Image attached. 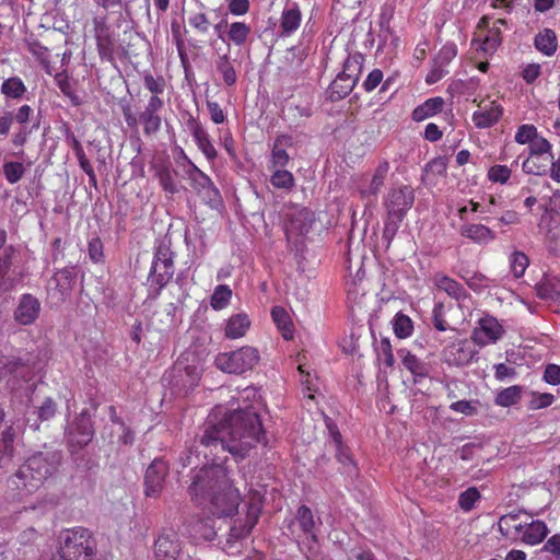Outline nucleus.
Instances as JSON below:
<instances>
[{
    "label": "nucleus",
    "instance_id": "3c124183",
    "mask_svg": "<svg viewBox=\"0 0 560 560\" xmlns=\"http://www.w3.org/2000/svg\"><path fill=\"white\" fill-rule=\"evenodd\" d=\"M393 329L398 338H406L412 334L413 325L407 315L398 313L393 320Z\"/></svg>",
    "mask_w": 560,
    "mask_h": 560
},
{
    "label": "nucleus",
    "instance_id": "dca6fc26",
    "mask_svg": "<svg viewBox=\"0 0 560 560\" xmlns=\"http://www.w3.org/2000/svg\"><path fill=\"white\" fill-rule=\"evenodd\" d=\"M182 550L178 535L173 529L163 530L154 542L156 560H177Z\"/></svg>",
    "mask_w": 560,
    "mask_h": 560
},
{
    "label": "nucleus",
    "instance_id": "6e6d98bb",
    "mask_svg": "<svg viewBox=\"0 0 560 560\" xmlns=\"http://www.w3.org/2000/svg\"><path fill=\"white\" fill-rule=\"evenodd\" d=\"M289 160L288 152L279 148V139H277L271 151L269 168H283L289 163Z\"/></svg>",
    "mask_w": 560,
    "mask_h": 560
},
{
    "label": "nucleus",
    "instance_id": "412c9836",
    "mask_svg": "<svg viewBox=\"0 0 560 560\" xmlns=\"http://www.w3.org/2000/svg\"><path fill=\"white\" fill-rule=\"evenodd\" d=\"M185 125L207 160L213 161L218 156V152L210 140L208 131L192 115H188Z\"/></svg>",
    "mask_w": 560,
    "mask_h": 560
},
{
    "label": "nucleus",
    "instance_id": "39448f33",
    "mask_svg": "<svg viewBox=\"0 0 560 560\" xmlns=\"http://www.w3.org/2000/svg\"><path fill=\"white\" fill-rule=\"evenodd\" d=\"M95 555L96 542L88 529L75 527L61 533L58 548L61 560H93Z\"/></svg>",
    "mask_w": 560,
    "mask_h": 560
},
{
    "label": "nucleus",
    "instance_id": "de8ad7c7",
    "mask_svg": "<svg viewBox=\"0 0 560 560\" xmlns=\"http://www.w3.org/2000/svg\"><path fill=\"white\" fill-rule=\"evenodd\" d=\"M160 185L164 189V191L168 194L177 192V186L174 180L173 171L168 165H161L156 168L155 173Z\"/></svg>",
    "mask_w": 560,
    "mask_h": 560
},
{
    "label": "nucleus",
    "instance_id": "72a5a7b5",
    "mask_svg": "<svg viewBox=\"0 0 560 560\" xmlns=\"http://www.w3.org/2000/svg\"><path fill=\"white\" fill-rule=\"evenodd\" d=\"M535 48L546 56H552L557 51L558 43L556 33L550 28L540 31L534 39Z\"/></svg>",
    "mask_w": 560,
    "mask_h": 560
},
{
    "label": "nucleus",
    "instance_id": "4468645a",
    "mask_svg": "<svg viewBox=\"0 0 560 560\" xmlns=\"http://www.w3.org/2000/svg\"><path fill=\"white\" fill-rule=\"evenodd\" d=\"M96 47L101 59L113 60L116 47V38L110 25L107 22V16H95L92 20Z\"/></svg>",
    "mask_w": 560,
    "mask_h": 560
},
{
    "label": "nucleus",
    "instance_id": "e433bc0d",
    "mask_svg": "<svg viewBox=\"0 0 560 560\" xmlns=\"http://www.w3.org/2000/svg\"><path fill=\"white\" fill-rule=\"evenodd\" d=\"M389 171V163L387 161L381 162L372 176L370 185L366 189L362 190L363 196H375L384 186L386 176Z\"/></svg>",
    "mask_w": 560,
    "mask_h": 560
},
{
    "label": "nucleus",
    "instance_id": "58836bf2",
    "mask_svg": "<svg viewBox=\"0 0 560 560\" xmlns=\"http://www.w3.org/2000/svg\"><path fill=\"white\" fill-rule=\"evenodd\" d=\"M301 24V12L298 5L284 9L281 15V28L287 35L295 32Z\"/></svg>",
    "mask_w": 560,
    "mask_h": 560
},
{
    "label": "nucleus",
    "instance_id": "5701e85b",
    "mask_svg": "<svg viewBox=\"0 0 560 560\" xmlns=\"http://www.w3.org/2000/svg\"><path fill=\"white\" fill-rule=\"evenodd\" d=\"M173 386L177 388L179 392L187 393L197 386L200 380V371L197 366L185 365L183 366L180 362L176 363L173 372Z\"/></svg>",
    "mask_w": 560,
    "mask_h": 560
},
{
    "label": "nucleus",
    "instance_id": "a211bd4d",
    "mask_svg": "<svg viewBox=\"0 0 560 560\" xmlns=\"http://www.w3.org/2000/svg\"><path fill=\"white\" fill-rule=\"evenodd\" d=\"M168 468L165 462L154 459L145 470L144 475V494L145 497L156 498L160 495Z\"/></svg>",
    "mask_w": 560,
    "mask_h": 560
},
{
    "label": "nucleus",
    "instance_id": "c03bdc74",
    "mask_svg": "<svg viewBox=\"0 0 560 560\" xmlns=\"http://www.w3.org/2000/svg\"><path fill=\"white\" fill-rule=\"evenodd\" d=\"M232 298V290L226 284H220L214 288L211 295L210 305L215 311L225 308Z\"/></svg>",
    "mask_w": 560,
    "mask_h": 560
},
{
    "label": "nucleus",
    "instance_id": "6e6552de",
    "mask_svg": "<svg viewBox=\"0 0 560 560\" xmlns=\"http://www.w3.org/2000/svg\"><path fill=\"white\" fill-rule=\"evenodd\" d=\"M262 508V501L259 493L250 495L246 503V517L245 521L235 520L231 526L230 534L226 538L225 550L233 553L235 542L245 538L256 525Z\"/></svg>",
    "mask_w": 560,
    "mask_h": 560
},
{
    "label": "nucleus",
    "instance_id": "2f4dec72",
    "mask_svg": "<svg viewBox=\"0 0 560 560\" xmlns=\"http://www.w3.org/2000/svg\"><path fill=\"white\" fill-rule=\"evenodd\" d=\"M552 155H533L530 154L522 164V168L526 174L546 175L549 171L550 161Z\"/></svg>",
    "mask_w": 560,
    "mask_h": 560
},
{
    "label": "nucleus",
    "instance_id": "f257e3e1",
    "mask_svg": "<svg viewBox=\"0 0 560 560\" xmlns=\"http://www.w3.org/2000/svg\"><path fill=\"white\" fill-rule=\"evenodd\" d=\"M255 388L247 387L241 393L237 400H242L236 408L231 404L230 412L219 422L209 419L200 438V445L205 457L211 456V460H220V452H229L235 457L244 458L248 452L261 441L264 436L261 420L258 415L260 401L256 399Z\"/></svg>",
    "mask_w": 560,
    "mask_h": 560
},
{
    "label": "nucleus",
    "instance_id": "0eeeda50",
    "mask_svg": "<svg viewBox=\"0 0 560 560\" xmlns=\"http://www.w3.org/2000/svg\"><path fill=\"white\" fill-rule=\"evenodd\" d=\"M260 355L254 347H242L237 350L219 353L214 364L222 372L229 374H243L253 370L259 362Z\"/></svg>",
    "mask_w": 560,
    "mask_h": 560
},
{
    "label": "nucleus",
    "instance_id": "774afa93",
    "mask_svg": "<svg viewBox=\"0 0 560 560\" xmlns=\"http://www.w3.org/2000/svg\"><path fill=\"white\" fill-rule=\"evenodd\" d=\"M541 551L549 553L555 560H560V534L549 537L544 544Z\"/></svg>",
    "mask_w": 560,
    "mask_h": 560
},
{
    "label": "nucleus",
    "instance_id": "603ef678",
    "mask_svg": "<svg viewBox=\"0 0 560 560\" xmlns=\"http://www.w3.org/2000/svg\"><path fill=\"white\" fill-rule=\"evenodd\" d=\"M14 439H15V431L12 427H8L5 430L2 431L1 438H0V454L3 457H7V458L13 457Z\"/></svg>",
    "mask_w": 560,
    "mask_h": 560
},
{
    "label": "nucleus",
    "instance_id": "b1692460",
    "mask_svg": "<svg viewBox=\"0 0 560 560\" xmlns=\"http://www.w3.org/2000/svg\"><path fill=\"white\" fill-rule=\"evenodd\" d=\"M77 282V275L71 268L58 270L49 280V289L59 295V300L65 301L70 296Z\"/></svg>",
    "mask_w": 560,
    "mask_h": 560
},
{
    "label": "nucleus",
    "instance_id": "0e129e2a",
    "mask_svg": "<svg viewBox=\"0 0 560 560\" xmlns=\"http://www.w3.org/2000/svg\"><path fill=\"white\" fill-rule=\"evenodd\" d=\"M477 400H458L451 404L450 409L465 416H474L478 411Z\"/></svg>",
    "mask_w": 560,
    "mask_h": 560
},
{
    "label": "nucleus",
    "instance_id": "79ce46f5",
    "mask_svg": "<svg viewBox=\"0 0 560 560\" xmlns=\"http://www.w3.org/2000/svg\"><path fill=\"white\" fill-rule=\"evenodd\" d=\"M521 395L522 387L514 385L499 392L495 396L494 401L498 406L511 407L520 401Z\"/></svg>",
    "mask_w": 560,
    "mask_h": 560
},
{
    "label": "nucleus",
    "instance_id": "052dcab7",
    "mask_svg": "<svg viewBox=\"0 0 560 560\" xmlns=\"http://www.w3.org/2000/svg\"><path fill=\"white\" fill-rule=\"evenodd\" d=\"M28 50L33 56H35L40 61L45 71L48 74H51V69H50V65H49V60H48V49L45 46H43L40 43L33 42V43H30Z\"/></svg>",
    "mask_w": 560,
    "mask_h": 560
},
{
    "label": "nucleus",
    "instance_id": "6ab92c4d",
    "mask_svg": "<svg viewBox=\"0 0 560 560\" xmlns=\"http://www.w3.org/2000/svg\"><path fill=\"white\" fill-rule=\"evenodd\" d=\"M528 515L524 511L510 512L502 515L498 521L500 534L509 540L520 541L525 528L524 522L528 521Z\"/></svg>",
    "mask_w": 560,
    "mask_h": 560
},
{
    "label": "nucleus",
    "instance_id": "e2e57ef3",
    "mask_svg": "<svg viewBox=\"0 0 560 560\" xmlns=\"http://www.w3.org/2000/svg\"><path fill=\"white\" fill-rule=\"evenodd\" d=\"M466 284L476 292H481L488 288L489 279L480 272H472L469 275H460Z\"/></svg>",
    "mask_w": 560,
    "mask_h": 560
},
{
    "label": "nucleus",
    "instance_id": "7c9ffc66",
    "mask_svg": "<svg viewBox=\"0 0 560 560\" xmlns=\"http://www.w3.org/2000/svg\"><path fill=\"white\" fill-rule=\"evenodd\" d=\"M404 366L415 376V378H423L429 375V366L415 354L406 349L398 350Z\"/></svg>",
    "mask_w": 560,
    "mask_h": 560
},
{
    "label": "nucleus",
    "instance_id": "5fc2aeb1",
    "mask_svg": "<svg viewBox=\"0 0 560 560\" xmlns=\"http://www.w3.org/2000/svg\"><path fill=\"white\" fill-rule=\"evenodd\" d=\"M25 363L18 357H0V380L8 374L15 372L19 368L24 366Z\"/></svg>",
    "mask_w": 560,
    "mask_h": 560
},
{
    "label": "nucleus",
    "instance_id": "4be33fe9",
    "mask_svg": "<svg viewBox=\"0 0 560 560\" xmlns=\"http://www.w3.org/2000/svg\"><path fill=\"white\" fill-rule=\"evenodd\" d=\"M478 107L472 114V121L477 128L495 125L503 114V108L497 101L481 102Z\"/></svg>",
    "mask_w": 560,
    "mask_h": 560
},
{
    "label": "nucleus",
    "instance_id": "f704fd0d",
    "mask_svg": "<svg viewBox=\"0 0 560 560\" xmlns=\"http://www.w3.org/2000/svg\"><path fill=\"white\" fill-rule=\"evenodd\" d=\"M250 326V320L246 314H235L231 316L225 326L228 338L237 339L243 337Z\"/></svg>",
    "mask_w": 560,
    "mask_h": 560
},
{
    "label": "nucleus",
    "instance_id": "1a4fd4ad",
    "mask_svg": "<svg viewBox=\"0 0 560 560\" xmlns=\"http://www.w3.org/2000/svg\"><path fill=\"white\" fill-rule=\"evenodd\" d=\"M360 58V56H350L346 59L342 72L329 86V98L332 102L346 97L353 90L362 68Z\"/></svg>",
    "mask_w": 560,
    "mask_h": 560
},
{
    "label": "nucleus",
    "instance_id": "2eb2a0df",
    "mask_svg": "<svg viewBox=\"0 0 560 560\" xmlns=\"http://www.w3.org/2000/svg\"><path fill=\"white\" fill-rule=\"evenodd\" d=\"M504 329L497 318L487 315L478 320V325L471 332L475 343L483 347L497 342L503 335Z\"/></svg>",
    "mask_w": 560,
    "mask_h": 560
},
{
    "label": "nucleus",
    "instance_id": "423d86ee",
    "mask_svg": "<svg viewBox=\"0 0 560 560\" xmlns=\"http://www.w3.org/2000/svg\"><path fill=\"white\" fill-rule=\"evenodd\" d=\"M164 107V101L160 96H151L144 109L137 116L130 104L121 106L124 119L129 128H137L142 125L144 136L150 137L156 135L162 127L161 112Z\"/></svg>",
    "mask_w": 560,
    "mask_h": 560
},
{
    "label": "nucleus",
    "instance_id": "9d476101",
    "mask_svg": "<svg viewBox=\"0 0 560 560\" xmlns=\"http://www.w3.org/2000/svg\"><path fill=\"white\" fill-rule=\"evenodd\" d=\"M320 524L322 522L319 518L317 522L315 521L314 514L308 506L301 505L298 509L294 518L289 523V530L298 542L305 537L307 544H316V529Z\"/></svg>",
    "mask_w": 560,
    "mask_h": 560
},
{
    "label": "nucleus",
    "instance_id": "49530a36",
    "mask_svg": "<svg viewBox=\"0 0 560 560\" xmlns=\"http://www.w3.org/2000/svg\"><path fill=\"white\" fill-rule=\"evenodd\" d=\"M273 171L270 183L275 188L290 190L294 184V177L291 172L283 168H271Z\"/></svg>",
    "mask_w": 560,
    "mask_h": 560
},
{
    "label": "nucleus",
    "instance_id": "bf43d9fd",
    "mask_svg": "<svg viewBox=\"0 0 560 560\" xmlns=\"http://www.w3.org/2000/svg\"><path fill=\"white\" fill-rule=\"evenodd\" d=\"M143 84L148 91L151 92V96H160L165 90V80L163 77H153L151 73H147L143 77Z\"/></svg>",
    "mask_w": 560,
    "mask_h": 560
},
{
    "label": "nucleus",
    "instance_id": "f8f14e48",
    "mask_svg": "<svg viewBox=\"0 0 560 560\" xmlns=\"http://www.w3.org/2000/svg\"><path fill=\"white\" fill-rule=\"evenodd\" d=\"M67 442L72 452L86 446L94 436V428L90 415L83 410L68 425L66 431Z\"/></svg>",
    "mask_w": 560,
    "mask_h": 560
},
{
    "label": "nucleus",
    "instance_id": "864d4df0",
    "mask_svg": "<svg viewBox=\"0 0 560 560\" xmlns=\"http://www.w3.org/2000/svg\"><path fill=\"white\" fill-rule=\"evenodd\" d=\"M528 264V257L522 252H514L510 257L511 270L515 278L524 275Z\"/></svg>",
    "mask_w": 560,
    "mask_h": 560
},
{
    "label": "nucleus",
    "instance_id": "69168bd1",
    "mask_svg": "<svg viewBox=\"0 0 560 560\" xmlns=\"http://www.w3.org/2000/svg\"><path fill=\"white\" fill-rule=\"evenodd\" d=\"M103 242L98 236H94L89 241L88 252L90 259L95 262H102L104 258Z\"/></svg>",
    "mask_w": 560,
    "mask_h": 560
},
{
    "label": "nucleus",
    "instance_id": "680f3d73",
    "mask_svg": "<svg viewBox=\"0 0 560 560\" xmlns=\"http://www.w3.org/2000/svg\"><path fill=\"white\" fill-rule=\"evenodd\" d=\"M511 177V168L506 165H493L488 171V178L492 183L506 184Z\"/></svg>",
    "mask_w": 560,
    "mask_h": 560
},
{
    "label": "nucleus",
    "instance_id": "9b49d317",
    "mask_svg": "<svg viewBox=\"0 0 560 560\" xmlns=\"http://www.w3.org/2000/svg\"><path fill=\"white\" fill-rule=\"evenodd\" d=\"M187 168L185 174L190 182L191 187L197 191L202 199L208 203L218 205L221 202V195L219 189L214 186L211 178L196 166L187 156Z\"/></svg>",
    "mask_w": 560,
    "mask_h": 560
},
{
    "label": "nucleus",
    "instance_id": "4d7b16f0",
    "mask_svg": "<svg viewBox=\"0 0 560 560\" xmlns=\"http://www.w3.org/2000/svg\"><path fill=\"white\" fill-rule=\"evenodd\" d=\"M377 358L383 361L388 368H392L395 363V358L392 350V345L388 338H382L376 347Z\"/></svg>",
    "mask_w": 560,
    "mask_h": 560
},
{
    "label": "nucleus",
    "instance_id": "a19ab883",
    "mask_svg": "<svg viewBox=\"0 0 560 560\" xmlns=\"http://www.w3.org/2000/svg\"><path fill=\"white\" fill-rule=\"evenodd\" d=\"M0 91L7 97L18 100L25 94L26 86L19 77H12L3 81Z\"/></svg>",
    "mask_w": 560,
    "mask_h": 560
},
{
    "label": "nucleus",
    "instance_id": "ddd939ff",
    "mask_svg": "<svg viewBox=\"0 0 560 560\" xmlns=\"http://www.w3.org/2000/svg\"><path fill=\"white\" fill-rule=\"evenodd\" d=\"M173 256L174 254L166 246H160L155 252L149 279L159 289L165 287L174 276Z\"/></svg>",
    "mask_w": 560,
    "mask_h": 560
},
{
    "label": "nucleus",
    "instance_id": "aec40b11",
    "mask_svg": "<svg viewBox=\"0 0 560 560\" xmlns=\"http://www.w3.org/2000/svg\"><path fill=\"white\" fill-rule=\"evenodd\" d=\"M40 313V302L30 293L22 294L13 317L16 323L23 326L32 325Z\"/></svg>",
    "mask_w": 560,
    "mask_h": 560
},
{
    "label": "nucleus",
    "instance_id": "a878e982",
    "mask_svg": "<svg viewBox=\"0 0 560 560\" xmlns=\"http://www.w3.org/2000/svg\"><path fill=\"white\" fill-rule=\"evenodd\" d=\"M460 235L469 238L476 244L487 245L490 242L494 241L497 235L495 232L492 231L487 225L480 223H468L464 224L459 231Z\"/></svg>",
    "mask_w": 560,
    "mask_h": 560
},
{
    "label": "nucleus",
    "instance_id": "cd10ccee",
    "mask_svg": "<svg viewBox=\"0 0 560 560\" xmlns=\"http://www.w3.org/2000/svg\"><path fill=\"white\" fill-rule=\"evenodd\" d=\"M327 428L331 438L330 445L336 452L337 460L348 468V472H351V468H353V460L349 448L342 444L340 432L331 422H327Z\"/></svg>",
    "mask_w": 560,
    "mask_h": 560
},
{
    "label": "nucleus",
    "instance_id": "4c0bfd02",
    "mask_svg": "<svg viewBox=\"0 0 560 560\" xmlns=\"http://www.w3.org/2000/svg\"><path fill=\"white\" fill-rule=\"evenodd\" d=\"M501 25H505V21L502 19L497 20L493 26L488 30V33L480 44V48L485 52H493L501 44Z\"/></svg>",
    "mask_w": 560,
    "mask_h": 560
},
{
    "label": "nucleus",
    "instance_id": "c85d7f7f",
    "mask_svg": "<svg viewBox=\"0 0 560 560\" xmlns=\"http://www.w3.org/2000/svg\"><path fill=\"white\" fill-rule=\"evenodd\" d=\"M474 355L475 351L467 341L455 342L445 350L446 361L454 365L468 364Z\"/></svg>",
    "mask_w": 560,
    "mask_h": 560
},
{
    "label": "nucleus",
    "instance_id": "c9c22d12",
    "mask_svg": "<svg viewBox=\"0 0 560 560\" xmlns=\"http://www.w3.org/2000/svg\"><path fill=\"white\" fill-rule=\"evenodd\" d=\"M444 101L442 97H432L427 100L423 104L417 106L412 112V119L416 121H422L428 117H431L442 112Z\"/></svg>",
    "mask_w": 560,
    "mask_h": 560
},
{
    "label": "nucleus",
    "instance_id": "a18cd8bd",
    "mask_svg": "<svg viewBox=\"0 0 560 560\" xmlns=\"http://www.w3.org/2000/svg\"><path fill=\"white\" fill-rule=\"evenodd\" d=\"M55 82H56L57 86L60 89L61 93L70 100V102L73 106L81 105L82 101L74 93V91L71 86V83H70L69 75L67 74L66 71L58 72L55 75Z\"/></svg>",
    "mask_w": 560,
    "mask_h": 560
},
{
    "label": "nucleus",
    "instance_id": "f03ea898",
    "mask_svg": "<svg viewBox=\"0 0 560 560\" xmlns=\"http://www.w3.org/2000/svg\"><path fill=\"white\" fill-rule=\"evenodd\" d=\"M189 492L198 503L209 500L212 513L218 516H231L238 508L241 497L231 485L226 469L220 464L202 467L194 477Z\"/></svg>",
    "mask_w": 560,
    "mask_h": 560
},
{
    "label": "nucleus",
    "instance_id": "bb28decb",
    "mask_svg": "<svg viewBox=\"0 0 560 560\" xmlns=\"http://www.w3.org/2000/svg\"><path fill=\"white\" fill-rule=\"evenodd\" d=\"M536 294L541 300L551 301L560 307V279L556 276H544L535 285Z\"/></svg>",
    "mask_w": 560,
    "mask_h": 560
},
{
    "label": "nucleus",
    "instance_id": "ea45409f",
    "mask_svg": "<svg viewBox=\"0 0 560 560\" xmlns=\"http://www.w3.org/2000/svg\"><path fill=\"white\" fill-rule=\"evenodd\" d=\"M271 317L282 332L284 339L293 337V326L288 312L281 306H275L271 310Z\"/></svg>",
    "mask_w": 560,
    "mask_h": 560
},
{
    "label": "nucleus",
    "instance_id": "37998d69",
    "mask_svg": "<svg viewBox=\"0 0 560 560\" xmlns=\"http://www.w3.org/2000/svg\"><path fill=\"white\" fill-rule=\"evenodd\" d=\"M215 68L222 74L223 81L226 85L231 86L235 84L237 77L228 54H224L217 59Z\"/></svg>",
    "mask_w": 560,
    "mask_h": 560
},
{
    "label": "nucleus",
    "instance_id": "473e14b6",
    "mask_svg": "<svg viewBox=\"0 0 560 560\" xmlns=\"http://www.w3.org/2000/svg\"><path fill=\"white\" fill-rule=\"evenodd\" d=\"M11 253V247L4 248L0 253V292L10 291L15 285L14 279L8 276L12 266Z\"/></svg>",
    "mask_w": 560,
    "mask_h": 560
},
{
    "label": "nucleus",
    "instance_id": "13d9d810",
    "mask_svg": "<svg viewBox=\"0 0 560 560\" xmlns=\"http://www.w3.org/2000/svg\"><path fill=\"white\" fill-rule=\"evenodd\" d=\"M479 499H480V492L478 491L477 488L471 487V488H468L467 490H465L463 493H460L459 499H458V504L462 510L468 512L475 506V503Z\"/></svg>",
    "mask_w": 560,
    "mask_h": 560
},
{
    "label": "nucleus",
    "instance_id": "393cba45",
    "mask_svg": "<svg viewBox=\"0 0 560 560\" xmlns=\"http://www.w3.org/2000/svg\"><path fill=\"white\" fill-rule=\"evenodd\" d=\"M525 528L521 535L520 541L535 546L544 541L547 537L549 529L544 521L534 520L532 515H528V521L524 522Z\"/></svg>",
    "mask_w": 560,
    "mask_h": 560
},
{
    "label": "nucleus",
    "instance_id": "f3484780",
    "mask_svg": "<svg viewBox=\"0 0 560 560\" xmlns=\"http://www.w3.org/2000/svg\"><path fill=\"white\" fill-rule=\"evenodd\" d=\"M315 221L314 213L306 209H295L288 215L285 234L289 240L306 235Z\"/></svg>",
    "mask_w": 560,
    "mask_h": 560
},
{
    "label": "nucleus",
    "instance_id": "338daca9",
    "mask_svg": "<svg viewBox=\"0 0 560 560\" xmlns=\"http://www.w3.org/2000/svg\"><path fill=\"white\" fill-rule=\"evenodd\" d=\"M537 136V129L534 125H522L515 133V141L520 144L530 143Z\"/></svg>",
    "mask_w": 560,
    "mask_h": 560
},
{
    "label": "nucleus",
    "instance_id": "09e8293b",
    "mask_svg": "<svg viewBox=\"0 0 560 560\" xmlns=\"http://www.w3.org/2000/svg\"><path fill=\"white\" fill-rule=\"evenodd\" d=\"M2 167L7 182L12 185L20 182L26 172L24 164L15 161L5 162Z\"/></svg>",
    "mask_w": 560,
    "mask_h": 560
},
{
    "label": "nucleus",
    "instance_id": "20e7f679",
    "mask_svg": "<svg viewBox=\"0 0 560 560\" xmlns=\"http://www.w3.org/2000/svg\"><path fill=\"white\" fill-rule=\"evenodd\" d=\"M413 201L415 192L410 186L393 188L385 197L384 206L387 215L384 222L383 238L387 241L388 245L395 237Z\"/></svg>",
    "mask_w": 560,
    "mask_h": 560
},
{
    "label": "nucleus",
    "instance_id": "c756f323",
    "mask_svg": "<svg viewBox=\"0 0 560 560\" xmlns=\"http://www.w3.org/2000/svg\"><path fill=\"white\" fill-rule=\"evenodd\" d=\"M434 284L456 301H463L468 296L466 289L459 282L445 275H436Z\"/></svg>",
    "mask_w": 560,
    "mask_h": 560
},
{
    "label": "nucleus",
    "instance_id": "8fccbe9b",
    "mask_svg": "<svg viewBox=\"0 0 560 560\" xmlns=\"http://www.w3.org/2000/svg\"><path fill=\"white\" fill-rule=\"evenodd\" d=\"M250 34V27L244 22H234L230 25L229 38L237 46L246 43Z\"/></svg>",
    "mask_w": 560,
    "mask_h": 560
},
{
    "label": "nucleus",
    "instance_id": "7ed1b4c3",
    "mask_svg": "<svg viewBox=\"0 0 560 560\" xmlns=\"http://www.w3.org/2000/svg\"><path fill=\"white\" fill-rule=\"evenodd\" d=\"M61 463L62 454L59 451L36 452L14 474V483L32 493L58 472Z\"/></svg>",
    "mask_w": 560,
    "mask_h": 560
}]
</instances>
